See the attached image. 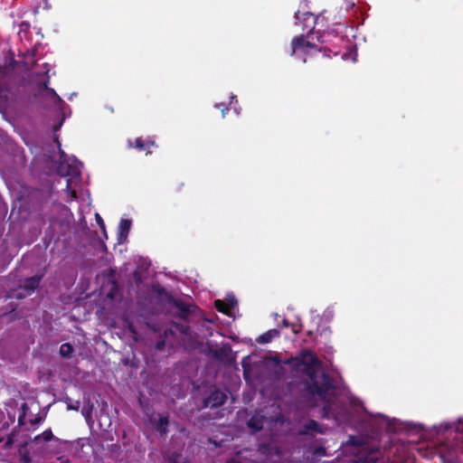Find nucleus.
I'll return each mask as SVG.
<instances>
[{"label": "nucleus", "mask_w": 463, "mask_h": 463, "mask_svg": "<svg viewBox=\"0 0 463 463\" xmlns=\"http://www.w3.org/2000/svg\"><path fill=\"white\" fill-rule=\"evenodd\" d=\"M292 368L299 370L305 367L304 372L309 377L307 383V391L318 396L326 403L323 407V417L326 419H336L337 413L335 407L336 404L327 401V395L330 390L334 389V383L331 377L326 372H322L319 377L317 374V369L320 365V361L317 355L309 350L302 351L298 356L290 358L287 362Z\"/></svg>", "instance_id": "obj_1"}, {"label": "nucleus", "mask_w": 463, "mask_h": 463, "mask_svg": "<svg viewBox=\"0 0 463 463\" xmlns=\"http://www.w3.org/2000/svg\"><path fill=\"white\" fill-rule=\"evenodd\" d=\"M307 38V36L301 34L292 39L290 56H293L297 52L308 54L311 50L319 51L317 46L315 43L308 41Z\"/></svg>", "instance_id": "obj_2"}, {"label": "nucleus", "mask_w": 463, "mask_h": 463, "mask_svg": "<svg viewBox=\"0 0 463 463\" xmlns=\"http://www.w3.org/2000/svg\"><path fill=\"white\" fill-rule=\"evenodd\" d=\"M41 276H33L26 278L20 285L18 291L15 295L16 298H24L27 296L32 295L35 289L39 287Z\"/></svg>", "instance_id": "obj_3"}, {"label": "nucleus", "mask_w": 463, "mask_h": 463, "mask_svg": "<svg viewBox=\"0 0 463 463\" xmlns=\"http://www.w3.org/2000/svg\"><path fill=\"white\" fill-rule=\"evenodd\" d=\"M33 442L36 445L51 443L48 447H55L51 450L52 453L56 454L59 453L58 447L61 444V440L53 436L51 429L44 430L43 433L37 435L33 439Z\"/></svg>", "instance_id": "obj_4"}, {"label": "nucleus", "mask_w": 463, "mask_h": 463, "mask_svg": "<svg viewBox=\"0 0 463 463\" xmlns=\"http://www.w3.org/2000/svg\"><path fill=\"white\" fill-rule=\"evenodd\" d=\"M227 400V395L219 389H214L210 395L203 399V408H218L222 406Z\"/></svg>", "instance_id": "obj_5"}, {"label": "nucleus", "mask_w": 463, "mask_h": 463, "mask_svg": "<svg viewBox=\"0 0 463 463\" xmlns=\"http://www.w3.org/2000/svg\"><path fill=\"white\" fill-rule=\"evenodd\" d=\"M156 144L155 140H152L150 138L145 140L142 137H137L135 140L128 139V148H135L139 152H146V155H151L152 154V148L156 147Z\"/></svg>", "instance_id": "obj_6"}, {"label": "nucleus", "mask_w": 463, "mask_h": 463, "mask_svg": "<svg viewBox=\"0 0 463 463\" xmlns=\"http://www.w3.org/2000/svg\"><path fill=\"white\" fill-rule=\"evenodd\" d=\"M174 306L177 309V317L185 321H188L189 317L198 309L196 306L189 305L181 299L175 300Z\"/></svg>", "instance_id": "obj_7"}, {"label": "nucleus", "mask_w": 463, "mask_h": 463, "mask_svg": "<svg viewBox=\"0 0 463 463\" xmlns=\"http://www.w3.org/2000/svg\"><path fill=\"white\" fill-rule=\"evenodd\" d=\"M131 227V221L128 219H121L118 225V241H124L129 232Z\"/></svg>", "instance_id": "obj_8"}, {"label": "nucleus", "mask_w": 463, "mask_h": 463, "mask_svg": "<svg viewBox=\"0 0 463 463\" xmlns=\"http://www.w3.org/2000/svg\"><path fill=\"white\" fill-rule=\"evenodd\" d=\"M280 335L279 330L273 328L269 329L267 332L263 333L257 338V342L259 344H269L274 338L279 337Z\"/></svg>", "instance_id": "obj_9"}, {"label": "nucleus", "mask_w": 463, "mask_h": 463, "mask_svg": "<svg viewBox=\"0 0 463 463\" xmlns=\"http://www.w3.org/2000/svg\"><path fill=\"white\" fill-rule=\"evenodd\" d=\"M169 420L167 416H160L156 424V430L160 433L162 437L165 436L168 432Z\"/></svg>", "instance_id": "obj_10"}, {"label": "nucleus", "mask_w": 463, "mask_h": 463, "mask_svg": "<svg viewBox=\"0 0 463 463\" xmlns=\"http://www.w3.org/2000/svg\"><path fill=\"white\" fill-rule=\"evenodd\" d=\"M74 348L70 343H64L60 346L59 353L61 357L70 359L72 357Z\"/></svg>", "instance_id": "obj_11"}, {"label": "nucleus", "mask_w": 463, "mask_h": 463, "mask_svg": "<svg viewBox=\"0 0 463 463\" xmlns=\"http://www.w3.org/2000/svg\"><path fill=\"white\" fill-rule=\"evenodd\" d=\"M18 453L22 463H31L30 454L27 450V442L24 441L19 445Z\"/></svg>", "instance_id": "obj_12"}, {"label": "nucleus", "mask_w": 463, "mask_h": 463, "mask_svg": "<svg viewBox=\"0 0 463 463\" xmlns=\"http://www.w3.org/2000/svg\"><path fill=\"white\" fill-rule=\"evenodd\" d=\"M248 427L254 432L260 431L263 428V421L260 418L251 417L247 423Z\"/></svg>", "instance_id": "obj_13"}, {"label": "nucleus", "mask_w": 463, "mask_h": 463, "mask_svg": "<svg viewBox=\"0 0 463 463\" xmlns=\"http://www.w3.org/2000/svg\"><path fill=\"white\" fill-rule=\"evenodd\" d=\"M168 463H190V460L187 458H184L178 452H173L168 457Z\"/></svg>", "instance_id": "obj_14"}, {"label": "nucleus", "mask_w": 463, "mask_h": 463, "mask_svg": "<svg viewBox=\"0 0 463 463\" xmlns=\"http://www.w3.org/2000/svg\"><path fill=\"white\" fill-rule=\"evenodd\" d=\"M215 307L216 309L221 312V313H223L225 315H228L229 312H230V307L229 306L222 300L221 299H217L215 300Z\"/></svg>", "instance_id": "obj_15"}, {"label": "nucleus", "mask_w": 463, "mask_h": 463, "mask_svg": "<svg viewBox=\"0 0 463 463\" xmlns=\"http://www.w3.org/2000/svg\"><path fill=\"white\" fill-rule=\"evenodd\" d=\"M305 429L307 431H315L321 433L320 426L317 421L315 420H310L308 422L305 424Z\"/></svg>", "instance_id": "obj_16"}, {"label": "nucleus", "mask_w": 463, "mask_h": 463, "mask_svg": "<svg viewBox=\"0 0 463 463\" xmlns=\"http://www.w3.org/2000/svg\"><path fill=\"white\" fill-rule=\"evenodd\" d=\"M67 409L70 411H78L80 409V402H72L71 399H68Z\"/></svg>", "instance_id": "obj_17"}, {"label": "nucleus", "mask_w": 463, "mask_h": 463, "mask_svg": "<svg viewBox=\"0 0 463 463\" xmlns=\"http://www.w3.org/2000/svg\"><path fill=\"white\" fill-rule=\"evenodd\" d=\"M95 218H96V221H97L99 228L101 229L102 232L107 237L106 229H105V223H104L103 219L101 218V216L99 213H96Z\"/></svg>", "instance_id": "obj_18"}, {"label": "nucleus", "mask_w": 463, "mask_h": 463, "mask_svg": "<svg viewBox=\"0 0 463 463\" xmlns=\"http://www.w3.org/2000/svg\"><path fill=\"white\" fill-rule=\"evenodd\" d=\"M177 330L183 335H189L191 332V327L186 325H180L176 326Z\"/></svg>", "instance_id": "obj_19"}, {"label": "nucleus", "mask_w": 463, "mask_h": 463, "mask_svg": "<svg viewBox=\"0 0 463 463\" xmlns=\"http://www.w3.org/2000/svg\"><path fill=\"white\" fill-rule=\"evenodd\" d=\"M14 442V435H9L7 437L6 441L5 442V444L3 446V449H10L13 446Z\"/></svg>", "instance_id": "obj_20"}, {"label": "nucleus", "mask_w": 463, "mask_h": 463, "mask_svg": "<svg viewBox=\"0 0 463 463\" xmlns=\"http://www.w3.org/2000/svg\"><path fill=\"white\" fill-rule=\"evenodd\" d=\"M48 83H49L48 80H45V81L42 82L41 83V88L43 89V90H46L49 93L53 94L54 96H57L55 90L53 89H51V88L48 87Z\"/></svg>", "instance_id": "obj_21"}, {"label": "nucleus", "mask_w": 463, "mask_h": 463, "mask_svg": "<svg viewBox=\"0 0 463 463\" xmlns=\"http://www.w3.org/2000/svg\"><path fill=\"white\" fill-rule=\"evenodd\" d=\"M165 340L161 339V340L156 342V351H162V350L165 349Z\"/></svg>", "instance_id": "obj_22"}, {"label": "nucleus", "mask_w": 463, "mask_h": 463, "mask_svg": "<svg viewBox=\"0 0 463 463\" xmlns=\"http://www.w3.org/2000/svg\"><path fill=\"white\" fill-rule=\"evenodd\" d=\"M215 107L222 111V117H224L225 111L229 110V107L224 103L216 104Z\"/></svg>", "instance_id": "obj_23"}, {"label": "nucleus", "mask_w": 463, "mask_h": 463, "mask_svg": "<svg viewBox=\"0 0 463 463\" xmlns=\"http://www.w3.org/2000/svg\"><path fill=\"white\" fill-rule=\"evenodd\" d=\"M378 458L376 457L369 456L364 458V463H377Z\"/></svg>", "instance_id": "obj_24"}, {"label": "nucleus", "mask_w": 463, "mask_h": 463, "mask_svg": "<svg viewBox=\"0 0 463 463\" xmlns=\"http://www.w3.org/2000/svg\"><path fill=\"white\" fill-rule=\"evenodd\" d=\"M349 442L354 445H359L360 443L357 442V439L354 436H350Z\"/></svg>", "instance_id": "obj_25"}, {"label": "nucleus", "mask_w": 463, "mask_h": 463, "mask_svg": "<svg viewBox=\"0 0 463 463\" xmlns=\"http://www.w3.org/2000/svg\"><path fill=\"white\" fill-rule=\"evenodd\" d=\"M58 459L60 460V463H71L69 458H65L63 457H60Z\"/></svg>", "instance_id": "obj_26"}, {"label": "nucleus", "mask_w": 463, "mask_h": 463, "mask_svg": "<svg viewBox=\"0 0 463 463\" xmlns=\"http://www.w3.org/2000/svg\"><path fill=\"white\" fill-rule=\"evenodd\" d=\"M18 423H19V425H24V415L19 416Z\"/></svg>", "instance_id": "obj_27"}, {"label": "nucleus", "mask_w": 463, "mask_h": 463, "mask_svg": "<svg viewBox=\"0 0 463 463\" xmlns=\"http://www.w3.org/2000/svg\"><path fill=\"white\" fill-rule=\"evenodd\" d=\"M281 325H282L283 327H288L289 326V322L287 319H284L282 321Z\"/></svg>", "instance_id": "obj_28"}, {"label": "nucleus", "mask_w": 463, "mask_h": 463, "mask_svg": "<svg viewBox=\"0 0 463 463\" xmlns=\"http://www.w3.org/2000/svg\"><path fill=\"white\" fill-rule=\"evenodd\" d=\"M15 62H16V61H15V60H14V56H12V57H11V59H10V62H9V64H8V65H9V66H11V67H14V64Z\"/></svg>", "instance_id": "obj_29"}, {"label": "nucleus", "mask_w": 463, "mask_h": 463, "mask_svg": "<svg viewBox=\"0 0 463 463\" xmlns=\"http://www.w3.org/2000/svg\"><path fill=\"white\" fill-rule=\"evenodd\" d=\"M40 420H41V419H40V418H38V419H35L33 422V423H36V422H39Z\"/></svg>", "instance_id": "obj_30"}, {"label": "nucleus", "mask_w": 463, "mask_h": 463, "mask_svg": "<svg viewBox=\"0 0 463 463\" xmlns=\"http://www.w3.org/2000/svg\"><path fill=\"white\" fill-rule=\"evenodd\" d=\"M65 174H66V175H71V174H72V172H71V170H69V169H68V170L65 172Z\"/></svg>", "instance_id": "obj_31"}, {"label": "nucleus", "mask_w": 463, "mask_h": 463, "mask_svg": "<svg viewBox=\"0 0 463 463\" xmlns=\"http://www.w3.org/2000/svg\"><path fill=\"white\" fill-rule=\"evenodd\" d=\"M59 171H60V172H62V171H63V165H62L60 166Z\"/></svg>", "instance_id": "obj_32"}, {"label": "nucleus", "mask_w": 463, "mask_h": 463, "mask_svg": "<svg viewBox=\"0 0 463 463\" xmlns=\"http://www.w3.org/2000/svg\"><path fill=\"white\" fill-rule=\"evenodd\" d=\"M292 331H293V333H295V334H297V333H298V331H297L294 327L292 328Z\"/></svg>", "instance_id": "obj_33"}]
</instances>
